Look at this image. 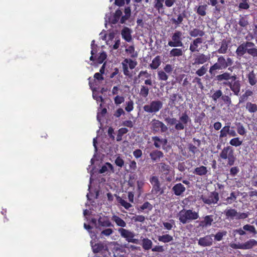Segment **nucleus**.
<instances>
[{"label":"nucleus","mask_w":257,"mask_h":257,"mask_svg":"<svg viewBox=\"0 0 257 257\" xmlns=\"http://www.w3.org/2000/svg\"><path fill=\"white\" fill-rule=\"evenodd\" d=\"M226 218L233 219L238 215L237 211L235 209H226L224 212Z\"/></svg>","instance_id":"nucleus-30"},{"label":"nucleus","mask_w":257,"mask_h":257,"mask_svg":"<svg viewBox=\"0 0 257 257\" xmlns=\"http://www.w3.org/2000/svg\"><path fill=\"white\" fill-rule=\"evenodd\" d=\"M107 55L105 52H103L100 54L97 59V62L99 64H101L106 59Z\"/></svg>","instance_id":"nucleus-62"},{"label":"nucleus","mask_w":257,"mask_h":257,"mask_svg":"<svg viewBox=\"0 0 257 257\" xmlns=\"http://www.w3.org/2000/svg\"><path fill=\"white\" fill-rule=\"evenodd\" d=\"M203 40L202 38H196L190 43L189 50L191 52H199L200 48L199 46L203 43Z\"/></svg>","instance_id":"nucleus-17"},{"label":"nucleus","mask_w":257,"mask_h":257,"mask_svg":"<svg viewBox=\"0 0 257 257\" xmlns=\"http://www.w3.org/2000/svg\"><path fill=\"white\" fill-rule=\"evenodd\" d=\"M222 96V92L221 90H216L211 96V98L214 101L216 102L217 99Z\"/></svg>","instance_id":"nucleus-58"},{"label":"nucleus","mask_w":257,"mask_h":257,"mask_svg":"<svg viewBox=\"0 0 257 257\" xmlns=\"http://www.w3.org/2000/svg\"><path fill=\"white\" fill-rule=\"evenodd\" d=\"M207 65H204L202 66L196 71V74L199 76H203L207 71Z\"/></svg>","instance_id":"nucleus-53"},{"label":"nucleus","mask_w":257,"mask_h":257,"mask_svg":"<svg viewBox=\"0 0 257 257\" xmlns=\"http://www.w3.org/2000/svg\"><path fill=\"white\" fill-rule=\"evenodd\" d=\"M238 24L239 25V27L236 28V30H238V31L242 32L244 30L247 31V27L249 25L247 16H240Z\"/></svg>","instance_id":"nucleus-15"},{"label":"nucleus","mask_w":257,"mask_h":257,"mask_svg":"<svg viewBox=\"0 0 257 257\" xmlns=\"http://www.w3.org/2000/svg\"><path fill=\"white\" fill-rule=\"evenodd\" d=\"M153 207V205L150 202L148 201H146L143 203V205L138 208V210L139 211L142 212L147 209V212H148L149 211H151L152 210Z\"/></svg>","instance_id":"nucleus-39"},{"label":"nucleus","mask_w":257,"mask_h":257,"mask_svg":"<svg viewBox=\"0 0 257 257\" xmlns=\"http://www.w3.org/2000/svg\"><path fill=\"white\" fill-rule=\"evenodd\" d=\"M213 221V215H206L203 218V220L198 221L199 226L202 228H205L210 226Z\"/></svg>","instance_id":"nucleus-19"},{"label":"nucleus","mask_w":257,"mask_h":257,"mask_svg":"<svg viewBox=\"0 0 257 257\" xmlns=\"http://www.w3.org/2000/svg\"><path fill=\"white\" fill-rule=\"evenodd\" d=\"M219 199V194L216 191L211 192L208 197L202 198L203 202L207 204H216Z\"/></svg>","instance_id":"nucleus-14"},{"label":"nucleus","mask_w":257,"mask_h":257,"mask_svg":"<svg viewBox=\"0 0 257 257\" xmlns=\"http://www.w3.org/2000/svg\"><path fill=\"white\" fill-rule=\"evenodd\" d=\"M186 17V13L185 11H184L183 13L178 15L177 18L176 19L174 18H172L171 21L172 22V24L175 25L176 27H177L182 24L184 18H185Z\"/></svg>","instance_id":"nucleus-22"},{"label":"nucleus","mask_w":257,"mask_h":257,"mask_svg":"<svg viewBox=\"0 0 257 257\" xmlns=\"http://www.w3.org/2000/svg\"><path fill=\"white\" fill-rule=\"evenodd\" d=\"M215 80L223 86L229 87L234 95H239L241 84L236 75H232L228 72H224L217 75Z\"/></svg>","instance_id":"nucleus-1"},{"label":"nucleus","mask_w":257,"mask_h":257,"mask_svg":"<svg viewBox=\"0 0 257 257\" xmlns=\"http://www.w3.org/2000/svg\"><path fill=\"white\" fill-rule=\"evenodd\" d=\"M151 192L155 195L160 194L161 195L164 193V191L161 189V183H159L152 186Z\"/></svg>","instance_id":"nucleus-42"},{"label":"nucleus","mask_w":257,"mask_h":257,"mask_svg":"<svg viewBox=\"0 0 257 257\" xmlns=\"http://www.w3.org/2000/svg\"><path fill=\"white\" fill-rule=\"evenodd\" d=\"M142 76H145L147 79L145 80V84L147 85L152 86L153 82L151 79V75L148 73L147 70L141 71L139 74V77H141Z\"/></svg>","instance_id":"nucleus-25"},{"label":"nucleus","mask_w":257,"mask_h":257,"mask_svg":"<svg viewBox=\"0 0 257 257\" xmlns=\"http://www.w3.org/2000/svg\"><path fill=\"white\" fill-rule=\"evenodd\" d=\"M246 53L253 58L257 57V48L255 47V44L253 42H243L237 47L235 51L237 57H242Z\"/></svg>","instance_id":"nucleus-4"},{"label":"nucleus","mask_w":257,"mask_h":257,"mask_svg":"<svg viewBox=\"0 0 257 257\" xmlns=\"http://www.w3.org/2000/svg\"><path fill=\"white\" fill-rule=\"evenodd\" d=\"M237 198V195H236L235 193L234 192H232L230 194V196L226 198V204H230L232 203H233L234 201L236 200Z\"/></svg>","instance_id":"nucleus-50"},{"label":"nucleus","mask_w":257,"mask_h":257,"mask_svg":"<svg viewBox=\"0 0 257 257\" xmlns=\"http://www.w3.org/2000/svg\"><path fill=\"white\" fill-rule=\"evenodd\" d=\"M245 108L250 113H254L257 111V104L255 103L247 102Z\"/></svg>","instance_id":"nucleus-44"},{"label":"nucleus","mask_w":257,"mask_h":257,"mask_svg":"<svg viewBox=\"0 0 257 257\" xmlns=\"http://www.w3.org/2000/svg\"><path fill=\"white\" fill-rule=\"evenodd\" d=\"M153 162H159L164 157V153L158 150H154L151 152L149 155Z\"/></svg>","instance_id":"nucleus-18"},{"label":"nucleus","mask_w":257,"mask_h":257,"mask_svg":"<svg viewBox=\"0 0 257 257\" xmlns=\"http://www.w3.org/2000/svg\"><path fill=\"white\" fill-rule=\"evenodd\" d=\"M230 125H225L220 131L219 139L226 137L229 132Z\"/></svg>","instance_id":"nucleus-46"},{"label":"nucleus","mask_w":257,"mask_h":257,"mask_svg":"<svg viewBox=\"0 0 257 257\" xmlns=\"http://www.w3.org/2000/svg\"><path fill=\"white\" fill-rule=\"evenodd\" d=\"M213 234H211L200 237L198 240V244L203 247L210 246L212 245L213 243Z\"/></svg>","instance_id":"nucleus-16"},{"label":"nucleus","mask_w":257,"mask_h":257,"mask_svg":"<svg viewBox=\"0 0 257 257\" xmlns=\"http://www.w3.org/2000/svg\"><path fill=\"white\" fill-rule=\"evenodd\" d=\"M134 109V102L133 100H130L126 102V106L125 107V110L127 112H131Z\"/></svg>","instance_id":"nucleus-61"},{"label":"nucleus","mask_w":257,"mask_h":257,"mask_svg":"<svg viewBox=\"0 0 257 257\" xmlns=\"http://www.w3.org/2000/svg\"><path fill=\"white\" fill-rule=\"evenodd\" d=\"M157 166L159 168L160 171L165 174L167 175L170 170V167L169 165L165 163L161 162L157 164Z\"/></svg>","instance_id":"nucleus-31"},{"label":"nucleus","mask_w":257,"mask_h":257,"mask_svg":"<svg viewBox=\"0 0 257 257\" xmlns=\"http://www.w3.org/2000/svg\"><path fill=\"white\" fill-rule=\"evenodd\" d=\"M126 52L131 54L132 58H136L138 57V53L135 51V47L134 46H130L126 49Z\"/></svg>","instance_id":"nucleus-55"},{"label":"nucleus","mask_w":257,"mask_h":257,"mask_svg":"<svg viewBox=\"0 0 257 257\" xmlns=\"http://www.w3.org/2000/svg\"><path fill=\"white\" fill-rule=\"evenodd\" d=\"M137 64L138 63L136 60H133L130 58H125L121 62L123 74L126 76H131L130 72L128 70V67L131 69H133L137 65Z\"/></svg>","instance_id":"nucleus-10"},{"label":"nucleus","mask_w":257,"mask_h":257,"mask_svg":"<svg viewBox=\"0 0 257 257\" xmlns=\"http://www.w3.org/2000/svg\"><path fill=\"white\" fill-rule=\"evenodd\" d=\"M161 63L160 56H157L153 59L152 63L150 64V67L152 69H156L160 65Z\"/></svg>","instance_id":"nucleus-38"},{"label":"nucleus","mask_w":257,"mask_h":257,"mask_svg":"<svg viewBox=\"0 0 257 257\" xmlns=\"http://www.w3.org/2000/svg\"><path fill=\"white\" fill-rule=\"evenodd\" d=\"M142 246L145 250H148L152 248L153 242L148 238H143L142 239Z\"/></svg>","instance_id":"nucleus-29"},{"label":"nucleus","mask_w":257,"mask_h":257,"mask_svg":"<svg viewBox=\"0 0 257 257\" xmlns=\"http://www.w3.org/2000/svg\"><path fill=\"white\" fill-rule=\"evenodd\" d=\"M164 3H165V0H155L154 7L159 12L164 11L165 9V6L163 4Z\"/></svg>","instance_id":"nucleus-33"},{"label":"nucleus","mask_w":257,"mask_h":257,"mask_svg":"<svg viewBox=\"0 0 257 257\" xmlns=\"http://www.w3.org/2000/svg\"><path fill=\"white\" fill-rule=\"evenodd\" d=\"M257 246V241L254 239H250L244 243L232 244L231 246L234 249H250Z\"/></svg>","instance_id":"nucleus-11"},{"label":"nucleus","mask_w":257,"mask_h":257,"mask_svg":"<svg viewBox=\"0 0 257 257\" xmlns=\"http://www.w3.org/2000/svg\"><path fill=\"white\" fill-rule=\"evenodd\" d=\"M116 200L125 209H128L132 207V204L122 199L120 196L115 195Z\"/></svg>","instance_id":"nucleus-37"},{"label":"nucleus","mask_w":257,"mask_h":257,"mask_svg":"<svg viewBox=\"0 0 257 257\" xmlns=\"http://www.w3.org/2000/svg\"><path fill=\"white\" fill-rule=\"evenodd\" d=\"M239 172V169L238 167H232L230 169L229 175L232 177L235 176Z\"/></svg>","instance_id":"nucleus-64"},{"label":"nucleus","mask_w":257,"mask_h":257,"mask_svg":"<svg viewBox=\"0 0 257 257\" xmlns=\"http://www.w3.org/2000/svg\"><path fill=\"white\" fill-rule=\"evenodd\" d=\"M117 230L120 236L125 238L127 242L135 244L139 243V239L134 238L135 234L134 232L123 228H119Z\"/></svg>","instance_id":"nucleus-8"},{"label":"nucleus","mask_w":257,"mask_h":257,"mask_svg":"<svg viewBox=\"0 0 257 257\" xmlns=\"http://www.w3.org/2000/svg\"><path fill=\"white\" fill-rule=\"evenodd\" d=\"M172 41L168 42V45L171 47H182V33L180 31H176L172 36Z\"/></svg>","instance_id":"nucleus-9"},{"label":"nucleus","mask_w":257,"mask_h":257,"mask_svg":"<svg viewBox=\"0 0 257 257\" xmlns=\"http://www.w3.org/2000/svg\"><path fill=\"white\" fill-rule=\"evenodd\" d=\"M158 239L160 242L168 243L173 240V237L170 234H166L158 236Z\"/></svg>","instance_id":"nucleus-35"},{"label":"nucleus","mask_w":257,"mask_h":257,"mask_svg":"<svg viewBox=\"0 0 257 257\" xmlns=\"http://www.w3.org/2000/svg\"><path fill=\"white\" fill-rule=\"evenodd\" d=\"M243 228L244 230L248 231L250 232L255 234L256 233L255 227L249 224H246L243 226Z\"/></svg>","instance_id":"nucleus-63"},{"label":"nucleus","mask_w":257,"mask_h":257,"mask_svg":"<svg viewBox=\"0 0 257 257\" xmlns=\"http://www.w3.org/2000/svg\"><path fill=\"white\" fill-rule=\"evenodd\" d=\"M185 190L186 188L181 183L175 184L172 188V191L176 196L181 195Z\"/></svg>","instance_id":"nucleus-21"},{"label":"nucleus","mask_w":257,"mask_h":257,"mask_svg":"<svg viewBox=\"0 0 257 257\" xmlns=\"http://www.w3.org/2000/svg\"><path fill=\"white\" fill-rule=\"evenodd\" d=\"M227 234V231L225 230H222L217 232L215 235L213 234V237H214V240L217 241H221L224 236Z\"/></svg>","instance_id":"nucleus-45"},{"label":"nucleus","mask_w":257,"mask_h":257,"mask_svg":"<svg viewBox=\"0 0 257 257\" xmlns=\"http://www.w3.org/2000/svg\"><path fill=\"white\" fill-rule=\"evenodd\" d=\"M104 248V245L101 243H95L92 246V250L94 253H98Z\"/></svg>","instance_id":"nucleus-49"},{"label":"nucleus","mask_w":257,"mask_h":257,"mask_svg":"<svg viewBox=\"0 0 257 257\" xmlns=\"http://www.w3.org/2000/svg\"><path fill=\"white\" fill-rule=\"evenodd\" d=\"M163 105V103L161 100H153L149 104L145 105L143 109L147 113L155 114L162 108Z\"/></svg>","instance_id":"nucleus-7"},{"label":"nucleus","mask_w":257,"mask_h":257,"mask_svg":"<svg viewBox=\"0 0 257 257\" xmlns=\"http://www.w3.org/2000/svg\"><path fill=\"white\" fill-rule=\"evenodd\" d=\"M164 3H165V0H155L154 7L159 12L164 11L165 9V6L163 4Z\"/></svg>","instance_id":"nucleus-32"},{"label":"nucleus","mask_w":257,"mask_h":257,"mask_svg":"<svg viewBox=\"0 0 257 257\" xmlns=\"http://www.w3.org/2000/svg\"><path fill=\"white\" fill-rule=\"evenodd\" d=\"M210 59V55H205L203 53H199L196 55L194 59L193 65L203 64L208 61Z\"/></svg>","instance_id":"nucleus-13"},{"label":"nucleus","mask_w":257,"mask_h":257,"mask_svg":"<svg viewBox=\"0 0 257 257\" xmlns=\"http://www.w3.org/2000/svg\"><path fill=\"white\" fill-rule=\"evenodd\" d=\"M207 6L206 5L199 6L197 9L196 13L200 16H205L206 15V10Z\"/></svg>","instance_id":"nucleus-47"},{"label":"nucleus","mask_w":257,"mask_h":257,"mask_svg":"<svg viewBox=\"0 0 257 257\" xmlns=\"http://www.w3.org/2000/svg\"><path fill=\"white\" fill-rule=\"evenodd\" d=\"M219 156L223 160H227V165L232 166L234 164L236 157L231 147L228 146L224 147L220 153Z\"/></svg>","instance_id":"nucleus-6"},{"label":"nucleus","mask_w":257,"mask_h":257,"mask_svg":"<svg viewBox=\"0 0 257 257\" xmlns=\"http://www.w3.org/2000/svg\"><path fill=\"white\" fill-rule=\"evenodd\" d=\"M233 64V60L230 57H227L220 55L218 56L216 63L210 66L209 72L211 76H215L218 71L225 70L227 67L231 66Z\"/></svg>","instance_id":"nucleus-2"},{"label":"nucleus","mask_w":257,"mask_h":257,"mask_svg":"<svg viewBox=\"0 0 257 257\" xmlns=\"http://www.w3.org/2000/svg\"><path fill=\"white\" fill-rule=\"evenodd\" d=\"M122 38L127 42H130L132 40L131 35V30L127 28L124 27L121 32Z\"/></svg>","instance_id":"nucleus-23"},{"label":"nucleus","mask_w":257,"mask_h":257,"mask_svg":"<svg viewBox=\"0 0 257 257\" xmlns=\"http://www.w3.org/2000/svg\"><path fill=\"white\" fill-rule=\"evenodd\" d=\"M151 129L154 133H165L168 130L167 126L161 121L154 119L151 122Z\"/></svg>","instance_id":"nucleus-12"},{"label":"nucleus","mask_w":257,"mask_h":257,"mask_svg":"<svg viewBox=\"0 0 257 257\" xmlns=\"http://www.w3.org/2000/svg\"><path fill=\"white\" fill-rule=\"evenodd\" d=\"M237 132L238 134L244 136L246 134V131L243 125L240 123L237 126Z\"/></svg>","instance_id":"nucleus-59"},{"label":"nucleus","mask_w":257,"mask_h":257,"mask_svg":"<svg viewBox=\"0 0 257 257\" xmlns=\"http://www.w3.org/2000/svg\"><path fill=\"white\" fill-rule=\"evenodd\" d=\"M152 140L154 141V145L156 148H160L161 144L163 142V140L160 139L159 137L155 136L152 138Z\"/></svg>","instance_id":"nucleus-57"},{"label":"nucleus","mask_w":257,"mask_h":257,"mask_svg":"<svg viewBox=\"0 0 257 257\" xmlns=\"http://www.w3.org/2000/svg\"><path fill=\"white\" fill-rule=\"evenodd\" d=\"M252 91L250 90H246L244 93L239 98V103H241L247 100L248 97L252 95Z\"/></svg>","instance_id":"nucleus-40"},{"label":"nucleus","mask_w":257,"mask_h":257,"mask_svg":"<svg viewBox=\"0 0 257 257\" xmlns=\"http://www.w3.org/2000/svg\"><path fill=\"white\" fill-rule=\"evenodd\" d=\"M242 143V141L239 140V138H234L230 140L229 144L230 145L234 147H238Z\"/></svg>","instance_id":"nucleus-52"},{"label":"nucleus","mask_w":257,"mask_h":257,"mask_svg":"<svg viewBox=\"0 0 257 257\" xmlns=\"http://www.w3.org/2000/svg\"><path fill=\"white\" fill-rule=\"evenodd\" d=\"M238 8L239 9L247 10L249 8V5L247 0H241L239 3Z\"/></svg>","instance_id":"nucleus-56"},{"label":"nucleus","mask_w":257,"mask_h":257,"mask_svg":"<svg viewBox=\"0 0 257 257\" xmlns=\"http://www.w3.org/2000/svg\"><path fill=\"white\" fill-rule=\"evenodd\" d=\"M122 15L121 10H117L114 14L113 19L112 20V23L113 24H116L120 19V18Z\"/></svg>","instance_id":"nucleus-51"},{"label":"nucleus","mask_w":257,"mask_h":257,"mask_svg":"<svg viewBox=\"0 0 257 257\" xmlns=\"http://www.w3.org/2000/svg\"><path fill=\"white\" fill-rule=\"evenodd\" d=\"M158 79L161 81H166L168 79V76L167 73L163 70H160L158 72Z\"/></svg>","instance_id":"nucleus-54"},{"label":"nucleus","mask_w":257,"mask_h":257,"mask_svg":"<svg viewBox=\"0 0 257 257\" xmlns=\"http://www.w3.org/2000/svg\"><path fill=\"white\" fill-rule=\"evenodd\" d=\"M165 120L168 124L171 125L175 124V130L179 131L183 130L187 125L188 123L191 121V119L186 111H185L180 116L179 120H177L176 118H171L170 117H166Z\"/></svg>","instance_id":"nucleus-3"},{"label":"nucleus","mask_w":257,"mask_h":257,"mask_svg":"<svg viewBox=\"0 0 257 257\" xmlns=\"http://www.w3.org/2000/svg\"><path fill=\"white\" fill-rule=\"evenodd\" d=\"M246 77L247 78L248 82L250 85L253 86L256 84L257 82V79L256 77V74L253 70L249 72V73L247 74Z\"/></svg>","instance_id":"nucleus-27"},{"label":"nucleus","mask_w":257,"mask_h":257,"mask_svg":"<svg viewBox=\"0 0 257 257\" xmlns=\"http://www.w3.org/2000/svg\"><path fill=\"white\" fill-rule=\"evenodd\" d=\"M208 172L207 167L204 166H200L194 169L193 173L198 176H204L207 174Z\"/></svg>","instance_id":"nucleus-26"},{"label":"nucleus","mask_w":257,"mask_h":257,"mask_svg":"<svg viewBox=\"0 0 257 257\" xmlns=\"http://www.w3.org/2000/svg\"><path fill=\"white\" fill-rule=\"evenodd\" d=\"M183 54V51L181 48H176L174 47L170 51L169 56L172 57H180L182 56Z\"/></svg>","instance_id":"nucleus-36"},{"label":"nucleus","mask_w":257,"mask_h":257,"mask_svg":"<svg viewBox=\"0 0 257 257\" xmlns=\"http://www.w3.org/2000/svg\"><path fill=\"white\" fill-rule=\"evenodd\" d=\"M228 47V42L225 39H223L221 42L220 47L217 51L219 54H225L227 51Z\"/></svg>","instance_id":"nucleus-34"},{"label":"nucleus","mask_w":257,"mask_h":257,"mask_svg":"<svg viewBox=\"0 0 257 257\" xmlns=\"http://www.w3.org/2000/svg\"><path fill=\"white\" fill-rule=\"evenodd\" d=\"M232 95V93L230 92L229 95H223L221 97L222 100L226 104L228 107L232 105V101L230 96Z\"/></svg>","instance_id":"nucleus-48"},{"label":"nucleus","mask_w":257,"mask_h":257,"mask_svg":"<svg viewBox=\"0 0 257 257\" xmlns=\"http://www.w3.org/2000/svg\"><path fill=\"white\" fill-rule=\"evenodd\" d=\"M149 94V88L146 85H141L139 94L144 98H147Z\"/></svg>","instance_id":"nucleus-41"},{"label":"nucleus","mask_w":257,"mask_h":257,"mask_svg":"<svg viewBox=\"0 0 257 257\" xmlns=\"http://www.w3.org/2000/svg\"><path fill=\"white\" fill-rule=\"evenodd\" d=\"M178 216L179 221L183 224L196 220L199 217L198 213L192 209H182L179 211Z\"/></svg>","instance_id":"nucleus-5"},{"label":"nucleus","mask_w":257,"mask_h":257,"mask_svg":"<svg viewBox=\"0 0 257 257\" xmlns=\"http://www.w3.org/2000/svg\"><path fill=\"white\" fill-rule=\"evenodd\" d=\"M98 226L103 227H113L107 216H100L98 219Z\"/></svg>","instance_id":"nucleus-20"},{"label":"nucleus","mask_w":257,"mask_h":257,"mask_svg":"<svg viewBox=\"0 0 257 257\" xmlns=\"http://www.w3.org/2000/svg\"><path fill=\"white\" fill-rule=\"evenodd\" d=\"M163 224L165 229L167 230H171L173 228V225L175 224V221L173 219L170 220V222H164Z\"/></svg>","instance_id":"nucleus-60"},{"label":"nucleus","mask_w":257,"mask_h":257,"mask_svg":"<svg viewBox=\"0 0 257 257\" xmlns=\"http://www.w3.org/2000/svg\"><path fill=\"white\" fill-rule=\"evenodd\" d=\"M111 220L114 222L117 226L121 227L120 228H123L125 227L126 225V222L122 219L119 216L114 215L111 217Z\"/></svg>","instance_id":"nucleus-28"},{"label":"nucleus","mask_w":257,"mask_h":257,"mask_svg":"<svg viewBox=\"0 0 257 257\" xmlns=\"http://www.w3.org/2000/svg\"><path fill=\"white\" fill-rule=\"evenodd\" d=\"M189 34L193 38H202L205 35V32L198 28H193L189 31Z\"/></svg>","instance_id":"nucleus-24"},{"label":"nucleus","mask_w":257,"mask_h":257,"mask_svg":"<svg viewBox=\"0 0 257 257\" xmlns=\"http://www.w3.org/2000/svg\"><path fill=\"white\" fill-rule=\"evenodd\" d=\"M128 132V129L125 127H121L118 130L116 140L117 142L122 140V136Z\"/></svg>","instance_id":"nucleus-43"}]
</instances>
